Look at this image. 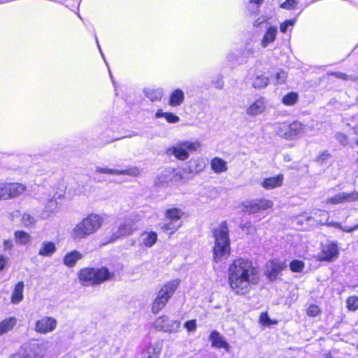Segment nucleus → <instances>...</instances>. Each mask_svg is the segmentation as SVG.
I'll return each instance as SVG.
<instances>
[{
    "instance_id": "obj_58",
    "label": "nucleus",
    "mask_w": 358,
    "mask_h": 358,
    "mask_svg": "<svg viewBox=\"0 0 358 358\" xmlns=\"http://www.w3.org/2000/svg\"><path fill=\"white\" fill-rule=\"evenodd\" d=\"M319 212L320 213V215H328V213L327 211H325V210H319Z\"/></svg>"
},
{
    "instance_id": "obj_38",
    "label": "nucleus",
    "mask_w": 358,
    "mask_h": 358,
    "mask_svg": "<svg viewBox=\"0 0 358 358\" xmlns=\"http://www.w3.org/2000/svg\"><path fill=\"white\" fill-rule=\"evenodd\" d=\"M268 78L264 75H256L252 82V85L255 88H262L267 86Z\"/></svg>"
},
{
    "instance_id": "obj_50",
    "label": "nucleus",
    "mask_w": 358,
    "mask_h": 358,
    "mask_svg": "<svg viewBox=\"0 0 358 358\" xmlns=\"http://www.w3.org/2000/svg\"><path fill=\"white\" fill-rule=\"evenodd\" d=\"M184 327L189 331H194L196 329V322L195 320H189L187 322L185 323Z\"/></svg>"
},
{
    "instance_id": "obj_41",
    "label": "nucleus",
    "mask_w": 358,
    "mask_h": 358,
    "mask_svg": "<svg viewBox=\"0 0 358 358\" xmlns=\"http://www.w3.org/2000/svg\"><path fill=\"white\" fill-rule=\"evenodd\" d=\"M347 308L351 311H355L358 309V297L352 296L348 297L346 301Z\"/></svg>"
},
{
    "instance_id": "obj_56",
    "label": "nucleus",
    "mask_w": 358,
    "mask_h": 358,
    "mask_svg": "<svg viewBox=\"0 0 358 358\" xmlns=\"http://www.w3.org/2000/svg\"><path fill=\"white\" fill-rule=\"evenodd\" d=\"M3 247L5 250H10L13 248V243L10 240H5L3 241Z\"/></svg>"
},
{
    "instance_id": "obj_24",
    "label": "nucleus",
    "mask_w": 358,
    "mask_h": 358,
    "mask_svg": "<svg viewBox=\"0 0 358 358\" xmlns=\"http://www.w3.org/2000/svg\"><path fill=\"white\" fill-rule=\"evenodd\" d=\"M210 167L214 173L217 174L226 172L228 169L227 162L217 157H215L211 159Z\"/></svg>"
},
{
    "instance_id": "obj_4",
    "label": "nucleus",
    "mask_w": 358,
    "mask_h": 358,
    "mask_svg": "<svg viewBox=\"0 0 358 358\" xmlns=\"http://www.w3.org/2000/svg\"><path fill=\"white\" fill-rule=\"evenodd\" d=\"M78 277L83 286L100 285L114 277L106 267L84 268L79 271Z\"/></svg>"
},
{
    "instance_id": "obj_10",
    "label": "nucleus",
    "mask_w": 358,
    "mask_h": 358,
    "mask_svg": "<svg viewBox=\"0 0 358 358\" xmlns=\"http://www.w3.org/2000/svg\"><path fill=\"white\" fill-rule=\"evenodd\" d=\"M154 326L157 330L169 334L179 332L181 328L180 322L178 320H171L166 315L157 317L154 322Z\"/></svg>"
},
{
    "instance_id": "obj_16",
    "label": "nucleus",
    "mask_w": 358,
    "mask_h": 358,
    "mask_svg": "<svg viewBox=\"0 0 358 358\" xmlns=\"http://www.w3.org/2000/svg\"><path fill=\"white\" fill-rule=\"evenodd\" d=\"M97 173L110 174V175H127L131 176H138L140 175L138 169L134 167L128 169L117 170L109 168H103L97 166L95 169Z\"/></svg>"
},
{
    "instance_id": "obj_20",
    "label": "nucleus",
    "mask_w": 358,
    "mask_h": 358,
    "mask_svg": "<svg viewBox=\"0 0 358 358\" xmlns=\"http://www.w3.org/2000/svg\"><path fill=\"white\" fill-rule=\"evenodd\" d=\"M59 210V205L56 199H51L48 200L45 204L43 210H42L40 217L41 219H47L52 214L56 213Z\"/></svg>"
},
{
    "instance_id": "obj_13",
    "label": "nucleus",
    "mask_w": 358,
    "mask_h": 358,
    "mask_svg": "<svg viewBox=\"0 0 358 358\" xmlns=\"http://www.w3.org/2000/svg\"><path fill=\"white\" fill-rule=\"evenodd\" d=\"M338 254L339 252L337 244L335 243H329L322 245L320 259L331 262L336 259Z\"/></svg>"
},
{
    "instance_id": "obj_60",
    "label": "nucleus",
    "mask_w": 358,
    "mask_h": 358,
    "mask_svg": "<svg viewBox=\"0 0 358 358\" xmlns=\"http://www.w3.org/2000/svg\"><path fill=\"white\" fill-rule=\"evenodd\" d=\"M353 129H354L355 134H358V127H354Z\"/></svg>"
},
{
    "instance_id": "obj_54",
    "label": "nucleus",
    "mask_w": 358,
    "mask_h": 358,
    "mask_svg": "<svg viewBox=\"0 0 358 358\" xmlns=\"http://www.w3.org/2000/svg\"><path fill=\"white\" fill-rule=\"evenodd\" d=\"M6 186L5 183L0 184V200L3 199L6 200Z\"/></svg>"
},
{
    "instance_id": "obj_14",
    "label": "nucleus",
    "mask_w": 358,
    "mask_h": 358,
    "mask_svg": "<svg viewBox=\"0 0 358 358\" xmlns=\"http://www.w3.org/2000/svg\"><path fill=\"white\" fill-rule=\"evenodd\" d=\"M285 267L284 262L269 261L265 266V274L271 281H273Z\"/></svg>"
},
{
    "instance_id": "obj_63",
    "label": "nucleus",
    "mask_w": 358,
    "mask_h": 358,
    "mask_svg": "<svg viewBox=\"0 0 358 358\" xmlns=\"http://www.w3.org/2000/svg\"><path fill=\"white\" fill-rule=\"evenodd\" d=\"M357 347H358V345H357Z\"/></svg>"
},
{
    "instance_id": "obj_30",
    "label": "nucleus",
    "mask_w": 358,
    "mask_h": 358,
    "mask_svg": "<svg viewBox=\"0 0 358 358\" xmlns=\"http://www.w3.org/2000/svg\"><path fill=\"white\" fill-rule=\"evenodd\" d=\"M24 282L20 281L17 282L14 288L11 296V302L13 303H19L23 299Z\"/></svg>"
},
{
    "instance_id": "obj_35",
    "label": "nucleus",
    "mask_w": 358,
    "mask_h": 358,
    "mask_svg": "<svg viewBox=\"0 0 358 358\" xmlns=\"http://www.w3.org/2000/svg\"><path fill=\"white\" fill-rule=\"evenodd\" d=\"M289 124L283 122L279 124L275 129L276 134L286 139H291Z\"/></svg>"
},
{
    "instance_id": "obj_8",
    "label": "nucleus",
    "mask_w": 358,
    "mask_h": 358,
    "mask_svg": "<svg viewBox=\"0 0 358 358\" xmlns=\"http://www.w3.org/2000/svg\"><path fill=\"white\" fill-rule=\"evenodd\" d=\"M45 350L43 345L37 343L24 344L12 358H43Z\"/></svg>"
},
{
    "instance_id": "obj_17",
    "label": "nucleus",
    "mask_w": 358,
    "mask_h": 358,
    "mask_svg": "<svg viewBox=\"0 0 358 358\" xmlns=\"http://www.w3.org/2000/svg\"><path fill=\"white\" fill-rule=\"evenodd\" d=\"M179 284H180L179 280H174L167 282L159 291L157 296H159L160 299H164V301L168 302L169 299L174 294V292H175L176 289H177V287H178Z\"/></svg>"
},
{
    "instance_id": "obj_45",
    "label": "nucleus",
    "mask_w": 358,
    "mask_h": 358,
    "mask_svg": "<svg viewBox=\"0 0 358 358\" xmlns=\"http://www.w3.org/2000/svg\"><path fill=\"white\" fill-rule=\"evenodd\" d=\"M320 308L316 305H310L307 309V315L310 317H315L320 313Z\"/></svg>"
},
{
    "instance_id": "obj_6",
    "label": "nucleus",
    "mask_w": 358,
    "mask_h": 358,
    "mask_svg": "<svg viewBox=\"0 0 358 358\" xmlns=\"http://www.w3.org/2000/svg\"><path fill=\"white\" fill-rule=\"evenodd\" d=\"M201 147L199 142L180 141L166 150V154L173 155L176 159L184 161L189 156V152L196 151Z\"/></svg>"
},
{
    "instance_id": "obj_32",
    "label": "nucleus",
    "mask_w": 358,
    "mask_h": 358,
    "mask_svg": "<svg viewBox=\"0 0 358 358\" xmlns=\"http://www.w3.org/2000/svg\"><path fill=\"white\" fill-rule=\"evenodd\" d=\"M155 117H164L169 123H177L180 121V117L178 115L171 112H164L162 109H159L156 112Z\"/></svg>"
},
{
    "instance_id": "obj_34",
    "label": "nucleus",
    "mask_w": 358,
    "mask_h": 358,
    "mask_svg": "<svg viewBox=\"0 0 358 358\" xmlns=\"http://www.w3.org/2000/svg\"><path fill=\"white\" fill-rule=\"evenodd\" d=\"M144 92L151 101H159L163 96V91L161 89L147 88L144 90Z\"/></svg>"
},
{
    "instance_id": "obj_40",
    "label": "nucleus",
    "mask_w": 358,
    "mask_h": 358,
    "mask_svg": "<svg viewBox=\"0 0 358 358\" xmlns=\"http://www.w3.org/2000/svg\"><path fill=\"white\" fill-rule=\"evenodd\" d=\"M304 267V263L300 260H293L289 264V268L292 272H301Z\"/></svg>"
},
{
    "instance_id": "obj_28",
    "label": "nucleus",
    "mask_w": 358,
    "mask_h": 358,
    "mask_svg": "<svg viewBox=\"0 0 358 358\" xmlns=\"http://www.w3.org/2000/svg\"><path fill=\"white\" fill-rule=\"evenodd\" d=\"M17 323L15 317H10L0 322V336L12 330Z\"/></svg>"
},
{
    "instance_id": "obj_57",
    "label": "nucleus",
    "mask_w": 358,
    "mask_h": 358,
    "mask_svg": "<svg viewBox=\"0 0 358 358\" xmlns=\"http://www.w3.org/2000/svg\"><path fill=\"white\" fill-rule=\"evenodd\" d=\"M250 2L259 4L262 3L263 0H250Z\"/></svg>"
},
{
    "instance_id": "obj_47",
    "label": "nucleus",
    "mask_w": 358,
    "mask_h": 358,
    "mask_svg": "<svg viewBox=\"0 0 358 358\" xmlns=\"http://www.w3.org/2000/svg\"><path fill=\"white\" fill-rule=\"evenodd\" d=\"M297 3L296 0H286L280 5V7L284 9H293L296 7Z\"/></svg>"
},
{
    "instance_id": "obj_51",
    "label": "nucleus",
    "mask_w": 358,
    "mask_h": 358,
    "mask_svg": "<svg viewBox=\"0 0 358 358\" xmlns=\"http://www.w3.org/2000/svg\"><path fill=\"white\" fill-rule=\"evenodd\" d=\"M287 73L285 71L278 72L275 75L276 83L281 84L285 81Z\"/></svg>"
},
{
    "instance_id": "obj_55",
    "label": "nucleus",
    "mask_w": 358,
    "mask_h": 358,
    "mask_svg": "<svg viewBox=\"0 0 358 358\" xmlns=\"http://www.w3.org/2000/svg\"><path fill=\"white\" fill-rule=\"evenodd\" d=\"M7 258L2 255H0V271L3 269L7 262Z\"/></svg>"
},
{
    "instance_id": "obj_44",
    "label": "nucleus",
    "mask_w": 358,
    "mask_h": 358,
    "mask_svg": "<svg viewBox=\"0 0 358 358\" xmlns=\"http://www.w3.org/2000/svg\"><path fill=\"white\" fill-rule=\"evenodd\" d=\"M190 163L192 164L190 166V172H200L204 168L203 164L199 159L192 160Z\"/></svg>"
},
{
    "instance_id": "obj_59",
    "label": "nucleus",
    "mask_w": 358,
    "mask_h": 358,
    "mask_svg": "<svg viewBox=\"0 0 358 358\" xmlns=\"http://www.w3.org/2000/svg\"><path fill=\"white\" fill-rule=\"evenodd\" d=\"M223 86V83H218V85H217V88H219V89H221Z\"/></svg>"
},
{
    "instance_id": "obj_3",
    "label": "nucleus",
    "mask_w": 358,
    "mask_h": 358,
    "mask_svg": "<svg viewBox=\"0 0 358 358\" xmlns=\"http://www.w3.org/2000/svg\"><path fill=\"white\" fill-rule=\"evenodd\" d=\"M215 238L213 250V258L215 262L227 258L230 254V240L229 230L226 222H222L218 228L213 231Z\"/></svg>"
},
{
    "instance_id": "obj_9",
    "label": "nucleus",
    "mask_w": 358,
    "mask_h": 358,
    "mask_svg": "<svg viewBox=\"0 0 358 358\" xmlns=\"http://www.w3.org/2000/svg\"><path fill=\"white\" fill-rule=\"evenodd\" d=\"M241 206L243 212L252 214L271 208L273 206V203L272 201L267 199H255L244 201L242 203Z\"/></svg>"
},
{
    "instance_id": "obj_48",
    "label": "nucleus",
    "mask_w": 358,
    "mask_h": 358,
    "mask_svg": "<svg viewBox=\"0 0 358 358\" xmlns=\"http://www.w3.org/2000/svg\"><path fill=\"white\" fill-rule=\"evenodd\" d=\"M259 322L262 324H263L264 326H268V325L273 324V322L268 317L267 313H261L260 317H259Z\"/></svg>"
},
{
    "instance_id": "obj_37",
    "label": "nucleus",
    "mask_w": 358,
    "mask_h": 358,
    "mask_svg": "<svg viewBox=\"0 0 358 358\" xmlns=\"http://www.w3.org/2000/svg\"><path fill=\"white\" fill-rule=\"evenodd\" d=\"M298 99V94L291 92L282 97V102L286 106H293L297 102Z\"/></svg>"
},
{
    "instance_id": "obj_49",
    "label": "nucleus",
    "mask_w": 358,
    "mask_h": 358,
    "mask_svg": "<svg viewBox=\"0 0 358 358\" xmlns=\"http://www.w3.org/2000/svg\"><path fill=\"white\" fill-rule=\"evenodd\" d=\"M295 20H286L280 25V30L282 33H285L289 26H293Z\"/></svg>"
},
{
    "instance_id": "obj_62",
    "label": "nucleus",
    "mask_w": 358,
    "mask_h": 358,
    "mask_svg": "<svg viewBox=\"0 0 358 358\" xmlns=\"http://www.w3.org/2000/svg\"><path fill=\"white\" fill-rule=\"evenodd\" d=\"M357 347H358V345H357Z\"/></svg>"
},
{
    "instance_id": "obj_39",
    "label": "nucleus",
    "mask_w": 358,
    "mask_h": 358,
    "mask_svg": "<svg viewBox=\"0 0 358 358\" xmlns=\"http://www.w3.org/2000/svg\"><path fill=\"white\" fill-rule=\"evenodd\" d=\"M166 303L167 301L160 299V297L157 296L152 303V312L153 313H159L161 310H162L164 308Z\"/></svg>"
},
{
    "instance_id": "obj_31",
    "label": "nucleus",
    "mask_w": 358,
    "mask_h": 358,
    "mask_svg": "<svg viewBox=\"0 0 358 358\" xmlns=\"http://www.w3.org/2000/svg\"><path fill=\"white\" fill-rule=\"evenodd\" d=\"M289 126L291 139L294 138L297 136L303 134L306 128L305 124L298 121L293 122L289 124Z\"/></svg>"
},
{
    "instance_id": "obj_23",
    "label": "nucleus",
    "mask_w": 358,
    "mask_h": 358,
    "mask_svg": "<svg viewBox=\"0 0 358 358\" xmlns=\"http://www.w3.org/2000/svg\"><path fill=\"white\" fill-rule=\"evenodd\" d=\"M185 100V94L180 89L173 90L169 96V105L171 107H177L180 106Z\"/></svg>"
},
{
    "instance_id": "obj_22",
    "label": "nucleus",
    "mask_w": 358,
    "mask_h": 358,
    "mask_svg": "<svg viewBox=\"0 0 358 358\" xmlns=\"http://www.w3.org/2000/svg\"><path fill=\"white\" fill-rule=\"evenodd\" d=\"M56 251L55 243L50 241H44L41 243L38 254L41 257H50Z\"/></svg>"
},
{
    "instance_id": "obj_2",
    "label": "nucleus",
    "mask_w": 358,
    "mask_h": 358,
    "mask_svg": "<svg viewBox=\"0 0 358 358\" xmlns=\"http://www.w3.org/2000/svg\"><path fill=\"white\" fill-rule=\"evenodd\" d=\"M103 223V219L101 215L90 214L76 224L71 234V238L75 241L85 239L98 231Z\"/></svg>"
},
{
    "instance_id": "obj_12",
    "label": "nucleus",
    "mask_w": 358,
    "mask_h": 358,
    "mask_svg": "<svg viewBox=\"0 0 358 358\" xmlns=\"http://www.w3.org/2000/svg\"><path fill=\"white\" fill-rule=\"evenodd\" d=\"M358 201V191H353L350 193L340 192L333 196L329 197L326 200L327 204H340L343 203H350Z\"/></svg>"
},
{
    "instance_id": "obj_61",
    "label": "nucleus",
    "mask_w": 358,
    "mask_h": 358,
    "mask_svg": "<svg viewBox=\"0 0 358 358\" xmlns=\"http://www.w3.org/2000/svg\"><path fill=\"white\" fill-rule=\"evenodd\" d=\"M355 144L358 147V139L355 141Z\"/></svg>"
},
{
    "instance_id": "obj_1",
    "label": "nucleus",
    "mask_w": 358,
    "mask_h": 358,
    "mask_svg": "<svg viewBox=\"0 0 358 358\" xmlns=\"http://www.w3.org/2000/svg\"><path fill=\"white\" fill-rule=\"evenodd\" d=\"M259 280L257 269L248 259L237 258L229 266V284L236 294L248 293L252 286L258 283Z\"/></svg>"
},
{
    "instance_id": "obj_29",
    "label": "nucleus",
    "mask_w": 358,
    "mask_h": 358,
    "mask_svg": "<svg viewBox=\"0 0 358 358\" xmlns=\"http://www.w3.org/2000/svg\"><path fill=\"white\" fill-rule=\"evenodd\" d=\"M157 241V234L156 232L144 231L142 234V243L147 248L152 247Z\"/></svg>"
},
{
    "instance_id": "obj_11",
    "label": "nucleus",
    "mask_w": 358,
    "mask_h": 358,
    "mask_svg": "<svg viewBox=\"0 0 358 358\" xmlns=\"http://www.w3.org/2000/svg\"><path fill=\"white\" fill-rule=\"evenodd\" d=\"M57 321L50 316H44L35 322L34 331L41 334H47L55 331L57 328Z\"/></svg>"
},
{
    "instance_id": "obj_52",
    "label": "nucleus",
    "mask_w": 358,
    "mask_h": 358,
    "mask_svg": "<svg viewBox=\"0 0 358 358\" xmlns=\"http://www.w3.org/2000/svg\"><path fill=\"white\" fill-rule=\"evenodd\" d=\"M336 138L343 145H346L348 143V137L343 134H337Z\"/></svg>"
},
{
    "instance_id": "obj_42",
    "label": "nucleus",
    "mask_w": 358,
    "mask_h": 358,
    "mask_svg": "<svg viewBox=\"0 0 358 358\" xmlns=\"http://www.w3.org/2000/svg\"><path fill=\"white\" fill-rule=\"evenodd\" d=\"M22 222L25 227H33L36 224V220L29 213H24L22 216Z\"/></svg>"
},
{
    "instance_id": "obj_21",
    "label": "nucleus",
    "mask_w": 358,
    "mask_h": 358,
    "mask_svg": "<svg viewBox=\"0 0 358 358\" xmlns=\"http://www.w3.org/2000/svg\"><path fill=\"white\" fill-rule=\"evenodd\" d=\"M283 179L284 177L282 174L275 177L266 178L261 182V185L266 189H272L282 186Z\"/></svg>"
},
{
    "instance_id": "obj_5",
    "label": "nucleus",
    "mask_w": 358,
    "mask_h": 358,
    "mask_svg": "<svg viewBox=\"0 0 358 358\" xmlns=\"http://www.w3.org/2000/svg\"><path fill=\"white\" fill-rule=\"evenodd\" d=\"M140 217L138 215H132L121 220L116 231H115L111 239L115 241L121 237L131 235L138 230Z\"/></svg>"
},
{
    "instance_id": "obj_43",
    "label": "nucleus",
    "mask_w": 358,
    "mask_h": 358,
    "mask_svg": "<svg viewBox=\"0 0 358 358\" xmlns=\"http://www.w3.org/2000/svg\"><path fill=\"white\" fill-rule=\"evenodd\" d=\"M328 226L334 227L340 229L341 231L345 232H352L356 229H358V224L353 227H343L340 223L336 222H331L327 223Z\"/></svg>"
},
{
    "instance_id": "obj_53",
    "label": "nucleus",
    "mask_w": 358,
    "mask_h": 358,
    "mask_svg": "<svg viewBox=\"0 0 358 358\" xmlns=\"http://www.w3.org/2000/svg\"><path fill=\"white\" fill-rule=\"evenodd\" d=\"M329 74L334 76L336 78L341 80H346L348 79V76L345 73H341V72H331L329 73Z\"/></svg>"
},
{
    "instance_id": "obj_27",
    "label": "nucleus",
    "mask_w": 358,
    "mask_h": 358,
    "mask_svg": "<svg viewBox=\"0 0 358 358\" xmlns=\"http://www.w3.org/2000/svg\"><path fill=\"white\" fill-rule=\"evenodd\" d=\"M163 344L162 341H157L150 344L147 348L148 357L146 358H159L162 350Z\"/></svg>"
},
{
    "instance_id": "obj_26",
    "label": "nucleus",
    "mask_w": 358,
    "mask_h": 358,
    "mask_svg": "<svg viewBox=\"0 0 358 358\" xmlns=\"http://www.w3.org/2000/svg\"><path fill=\"white\" fill-rule=\"evenodd\" d=\"M83 257V255L78 251H72L65 255L64 258V264L69 267H72L75 266L76 262L82 259Z\"/></svg>"
},
{
    "instance_id": "obj_7",
    "label": "nucleus",
    "mask_w": 358,
    "mask_h": 358,
    "mask_svg": "<svg viewBox=\"0 0 358 358\" xmlns=\"http://www.w3.org/2000/svg\"><path fill=\"white\" fill-rule=\"evenodd\" d=\"M183 214V212L177 208L168 209L166 211V220L167 222L160 224L161 229L170 234H173L181 227L182 222L180 219Z\"/></svg>"
},
{
    "instance_id": "obj_33",
    "label": "nucleus",
    "mask_w": 358,
    "mask_h": 358,
    "mask_svg": "<svg viewBox=\"0 0 358 358\" xmlns=\"http://www.w3.org/2000/svg\"><path fill=\"white\" fill-rule=\"evenodd\" d=\"M277 33V29L275 27H270L268 28L266 33L264 36L262 41V45L266 48L269 43L274 41Z\"/></svg>"
},
{
    "instance_id": "obj_46",
    "label": "nucleus",
    "mask_w": 358,
    "mask_h": 358,
    "mask_svg": "<svg viewBox=\"0 0 358 358\" xmlns=\"http://www.w3.org/2000/svg\"><path fill=\"white\" fill-rule=\"evenodd\" d=\"M331 155L328 151H324L320 154L315 159V161L322 164L326 160L331 158Z\"/></svg>"
},
{
    "instance_id": "obj_19",
    "label": "nucleus",
    "mask_w": 358,
    "mask_h": 358,
    "mask_svg": "<svg viewBox=\"0 0 358 358\" xmlns=\"http://www.w3.org/2000/svg\"><path fill=\"white\" fill-rule=\"evenodd\" d=\"M209 340L211 341L213 348H224L227 351L230 349L229 344L226 341L224 338L216 330L211 331Z\"/></svg>"
},
{
    "instance_id": "obj_15",
    "label": "nucleus",
    "mask_w": 358,
    "mask_h": 358,
    "mask_svg": "<svg viewBox=\"0 0 358 358\" xmlns=\"http://www.w3.org/2000/svg\"><path fill=\"white\" fill-rule=\"evenodd\" d=\"M266 108V103L263 97H259L250 103L245 109L246 114L250 117H255L262 114Z\"/></svg>"
},
{
    "instance_id": "obj_36",
    "label": "nucleus",
    "mask_w": 358,
    "mask_h": 358,
    "mask_svg": "<svg viewBox=\"0 0 358 358\" xmlns=\"http://www.w3.org/2000/svg\"><path fill=\"white\" fill-rule=\"evenodd\" d=\"M15 242L20 245H26L30 241V235L24 231H17L15 232Z\"/></svg>"
},
{
    "instance_id": "obj_25",
    "label": "nucleus",
    "mask_w": 358,
    "mask_h": 358,
    "mask_svg": "<svg viewBox=\"0 0 358 358\" xmlns=\"http://www.w3.org/2000/svg\"><path fill=\"white\" fill-rule=\"evenodd\" d=\"M176 176L175 173L171 170L162 171L156 178L155 183L157 185H164L168 184L173 178Z\"/></svg>"
},
{
    "instance_id": "obj_18",
    "label": "nucleus",
    "mask_w": 358,
    "mask_h": 358,
    "mask_svg": "<svg viewBox=\"0 0 358 358\" xmlns=\"http://www.w3.org/2000/svg\"><path fill=\"white\" fill-rule=\"evenodd\" d=\"M7 199L17 197L27 190L26 185L18 182L5 183Z\"/></svg>"
}]
</instances>
